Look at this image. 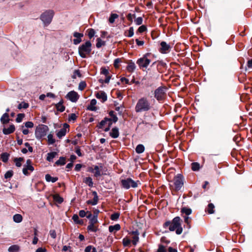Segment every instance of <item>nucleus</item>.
Masks as SVG:
<instances>
[{"label": "nucleus", "mask_w": 252, "mask_h": 252, "mask_svg": "<svg viewBox=\"0 0 252 252\" xmlns=\"http://www.w3.org/2000/svg\"><path fill=\"white\" fill-rule=\"evenodd\" d=\"M182 220L179 217L174 218L172 220L166 221L163 224V227L166 228L169 227V230L170 231H173L176 230V233L178 235L181 234L183 232V228L181 225Z\"/></svg>", "instance_id": "obj_1"}, {"label": "nucleus", "mask_w": 252, "mask_h": 252, "mask_svg": "<svg viewBox=\"0 0 252 252\" xmlns=\"http://www.w3.org/2000/svg\"><path fill=\"white\" fill-rule=\"evenodd\" d=\"M151 108V104L146 97L140 98L135 105V110L137 113L148 111Z\"/></svg>", "instance_id": "obj_2"}, {"label": "nucleus", "mask_w": 252, "mask_h": 252, "mask_svg": "<svg viewBox=\"0 0 252 252\" xmlns=\"http://www.w3.org/2000/svg\"><path fill=\"white\" fill-rule=\"evenodd\" d=\"M91 47L92 43L90 41H87L81 44L78 48V53L80 57L82 58H87L91 52Z\"/></svg>", "instance_id": "obj_3"}, {"label": "nucleus", "mask_w": 252, "mask_h": 252, "mask_svg": "<svg viewBox=\"0 0 252 252\" xmlns=\"http://www.w3.org/2000/svg\"><path fill=\"white\" fill-rule=\"evenodd\" d=\"M121 184L124 189H127L130 188H137L138 185H140V182L138 180L134 181L131 178H128L126 179L122 180Z\"/></svg>", "instance_id": "obj_4"}, {"label": "nucleus", "mask_w": 252, "mask_h": 252, "mask_svg": "<svg viewBox=\"0 0 252 252\" xmlns=\"http://www.w3.org/2000/svg\"><path fill=\"white\" fill-rule=\"evenodd\" d=\"M54 15V12L52 10H48L43 12L40 16V19L45 25H48L52 21Z\"/></svg>", "instance_id": "obj_5"}, {"label": "nucleus", "mask_w": 252, "mask_h": 252, "mask_svg": "<svg viewBox=\"0 0 252 252\" xmlns=\"http://www.w3.org/2000/svg\"><path fill=\"white\" fill-rule=\"evenodd\" d=\"M49 130L48 126L42 125L37 126L35 131V135L36 139L40 140L44 137Z\"/></svg>", "instance_id": "obj_6"}, {"label": "nucleus", "mask_w": 252, "mask_h": 252, "mask_svg": "<svg viewBox=\"0 0 252 252\" xmlns=\"http://www.w3.org/2000/svg\"><path fill=\"white\" fill-rule=\"evenodd\" d=\"M150 53H146L142 58L139 59L137 62V64L140 68H147L151 63V60L148 58Z\"/></svg>", "instance_id": "obj_7"}, {"label": "nucleus", "mask_w": 252, "mask_h": 252, "mask_svg": "<svg viewBox=\"0 0 252 252\" xmlns=\"http://www.w3.org/2000/svg\"><path fill=\"white\" fill-rule=\"evenodd\" d=\"M173 184L176 191L180 190L184 185L183 175L181 174H178L175 176L173 179Z\"/></svg>", "instance_id": "obj_8"}, {"label": "nucleus", "mask_w": 252, "mask_h": 252, "mask_svg": "<svg viewBox=\"0 0 252 252\" xmlns=\"http://www.w3.org/2000/svg\"><path fill=\"white\" fill-rule=\"evenodd\" d=\"M166 88L165 87H159L155 91V97L158 101L164 98L165 95Z\"/></svg>", "instance_id": "obj_9"}, {"label": "nucleus", "mask_w": 252, "mask_h": 252, "mask_svg": "<svg viewBox=\"0 0 252 252\" xmlns=\"http://www.w3.org/2000/svg\"><path fill=\"white\" fill-rule=\"evenodd\" d=\"M101 74L104 75L105 76V79L100 78L99 79V82L102 84H103L104 83H109L110 79V76H108L109 74V71L108 69L105 68V67H102L101 68Z\"/></svg>", "instance_id": "obj_10"}, {"label": "nucleus", "mask_w": 252, "mask_h": 252, "mask_svg": "<svg viewBox=\"0 0 252 252\" xmlns=\"http://www.w3.org/2000/svg\"><path fill=\"white\" fill-rule=\"evenodd\" d=\"M110 126V119L105 118L104 120H102L99 124L98 128L104 129L105 131L109 130Z\"/></svg>", "instance_id": "obj_11"}, {"label": "nucleus", "mask_w": 252, "mask_h": 252, "mask_svg": "<svg viewBox=\"0 0 252 252\" xmlns=\"http://www.w3.org/2000/svg\"><path fill=\"white\" fill-rule=\"evenodd\" d=\"M160 47L159 51L162 54H167L169 53L171 49V46L165 41H161L160 43Z\"/></svg>", "instance_id": "obj_12"}, {"label": "nucleus", "mask_w": 252, "mask_h": 252, "mask_svg": "<svg viewBox=\"0 0 252 252\" xmlns=\"http://www.w3.org/2000/svg\"><path fill=\"white\" fill-rule=\"evenodd\" d=\"M67 99L72 102H76L79 98V95L75 91H70L67 93L66 95Z\"/></svg>", "instance_id": "obj_13"}, {"label": "nucleus", "mask_w": 252, "mask_h": 252, "mask_svg": "<svg viewBox=\"0 0 252 252\" xmlns=\"http://www.w3.org/2000/svg\"><path fill=\"white\" fill-rule=\"evenodd\" d=\"M83 36L84 35L82 33L74 32L73 33V36L75 37V38L73 39V43L75 45L79 44L82 41L81 38L83 37Z\"/></svg>", "instance_id": "obj_14"}, {"label": "nucleus", "mask_w": 252, "mask_h": 252, "mask_svg": "<svg viewBox=\"0 0 252 252\" xmlns=\"http://www.w3.org/2000/svg\"><path fill=\"white\" fill-rule=\"evenodd\" d=\"M95 95L98 99H100L103 102L106 101L107 99L106 94L102 91L96 92L95 94Z\"/></svg>", "instance_id": "obj_15"}, {"label": "nucleus", "mask_w": 252, "mask_h": 252, "mask_svg": "<svg viewBox=\"0 0 252 252\" xmlns=\"http://www.w3.org/2000/svg\"><path fill=\"white\" fill-rule=\"evenodd\" d=\"M89 171L94 174L95 177H97L100 175V171L98 166L90 167L89 168Z\"/></svg>", "instance_id": "obj_16"}, {"label": "nucleus", "mask_w": 252, "mask_h": 252, "mask_svg": "<svg viewBox=\"0 0 252 252\" xmlns=\"http://www.w3.org/2000/svg\"><path fill=\"white\" fill-rule=\"evenodd\" d=\"M93 195L94 196L93 199L88 200L87 201V203L88 204H91L92 205H95L97 204L98 202V198L96 192H93Z\"/></svg>", "instance_id": "obj_17"}, {"label": "nucleus", "mask_w": 252, "mask_h": 252, "mask_svg": "<svg viewBox=\"0 0 252 252\" xmlns=\"http://www.w3.org/2000/svg\"><path fill=\"white\" fill-rule=\"evenodd\" d=\"M33 170L34 167L32 165H24V167L23 168V173L25 175L28 176L30 174V173L28 172V171H30V172H32Z\"/></svg>", "instance_id": "obj_18"}, {"label": "nucleus", "mask_w": 252, "mask_h": 252, "mask_svg": "<svg viewBox=\"0 0 252 252\" xmlns=\"http://www.w3.org/2000/svg\"><path fill=\"white\" fill-rule=\"evenodd\" d=\"M15 126L13 125H11L7 128L4 127L2 131L4 134L8 135L13 133L15 131Z\"/></svg>", "instance_id": "obj_19"}, {"label": "nucleus", "mask_w": 252, "mask_h": 252, "mask_svg": "<svg viewBox=\"0 0 252 252\" xmlns=\"http://www.w3.org/2000/svg\"><path fill=\"white\" fill-rule=\"evenodd\" d=\"M96 104V100L95 99H93L90 102V105L87 107V109L92 111H95L97 110V108L95 106Z\"/></svg>", "instance_id": "obj_20"}, {"label": "nucleus", "mask_w": 252, "mask_h": 252, "mask_svg": "<svg viewBox=\"0 0 252 252\" xmlns=\"http://www.w3.org/2000/svg\"><path fill=\"white\" fill-rule=\"evenodd\" d=\"M136 68V65L134 62L130 61L128 62L126 69L129 72H132Z\"/></svg>", "instance_id": "obj_21"}, {"label": "nucleus", "mask_w": 252, "mask_h": 252, "mask_svg": "<svg viewBox=\"0 0 252 252\" xmlns=\"http://www.w3.org/2000/svg\"><path fill=\"white\" fill-rule=\"evenodd\" d=\"M63 99L61 100L59 103L56 105V108L58 111L62 112L64 111L65 107L63 105Z\"/></svg>", "instance_id": "obj_22"}, {"label": "nucleus", "mask_w": 252, "mask_h": 252, "mask_svg": "<svg viewBox=\"0 0 252 252\" xmlns=\"http://www.w3.org/2000/svg\"><path fill=\"white\" fill-rule=\"evenodd\" d=\"M132 233L134 235L132 237V242L133 244L135 246L139 241L138 233L137 231H133Z\"/></svg>", "instance_id": "obj_23"}, {"label": "nucleus", "mask_w": 252, "mask_h": 252, "mask_svg": "<svg viewBox=\"0 0 252 252\" xmlns=\"http://www.w3.org/2000/svg\"><path fill=\"white\" fill-rule=\"evenodd\" d=\"M111 137L113 138H117L119 135V129L117 127H113L111 129Z\"/></svg>", "instance_id": "obj_24"}, {"label": "nucleus", "mask_w": 252, "mask_h": 252, "mask_svg": "<svg viewBox=\"0 0 252 252\" xmlns=\"http://www.w3.org/2000/svg\"><path fill=\"white\" fill-rule=\"evenodd\" d=\"M0 121L3 124H5L9 122V119L7 113H5L4 114H3L1 117Z\"/></svg>", "instance_id": "obj_25"}, {"label": "nucleus", "mask_w": 252, "mask_h": 252, "mask_svg": "<svg viewBox=\"0 0 252 252\" xmlns=\"http://www.w3.org/2000/svg\"><path fill=\"white\" fill-rule=\"evenodd\" d=\"M89 213V215L87 216V218H91V220H90V223H91V224H95L97 221V216H93V218H91L92 217V214L90 213V212H88Z\"/></svg>", "instance_id": "obj_26"}, {"label": "nucleus", "mask_w": 252, "mask_h": 252, "mask_svg": "<svg viewBox=\"0 0 252 252\" xmlns=\"http://www.w3.org/2000/svg\"><path fill=\"white\" fill-rule=\"evenodd\" d=\"M57 155V153L55 152H50L47 154V156L46 159L48 161H51L53 160V158L56 157Z\"/></svg>", "instance_id": "obj_27"}, {"label": "nucleus", "mask_w": 252, "mask_h": 252, "mask_svg": "<svg viewBox=\"0 0 252 252\" xmlns=\"http://www.w3.org/2000/svg\"><path fill=\"white\" fill-rule=\"evenodd\" d=\"M45 179L47 182H51L52 183H55L58 180V178L57 177H52L49 174H46L45 175Z\"/></svg>", "instance_id": "obj_28"}, {"label": "nucleus", "mask_w": 252, "mask_h": 252, "mask_svg": "<svg viewBox=\"0 0 252 252\" xmlns=\"http://www.w3.org/2000/svg\"><path fill=\"white\" fill-rule=\"evenodd\" d=\"M13 219L15 222L20 223L22 221L23 217L21 215L17 214L13 216Z\"/></svg>", "instance_id": "obj_29"}, {"label": "nucleus", "mask_w": 252, "mask_h": 252, "mask_svg": "<svg viewBox=\"0 0 252 252\" xmlns=\"http://www.w3.org/2000/svg\"><path fill=\"white\" fill-rule=\"evenodd\" d=\"M66 133V130L65 128L61 129L57 133V137L61 139L64 136Z\"/></svg>", "instance_id": "obj_30"}, {"label": "nucleus", "mask_w": 252, "mask_h": 252, "mask_svg": "<svg viewBox=\"0 0 252 252\" xmlns=\"http://www.w3.org/2000/svg\"><path fill=\"white\" fill-rule=\"evenodd\" d=\"M191 169L194 171H198L200 168V164L196 162L191 163Z\"/></svg>", "instance_id": "obj_31"}, {"label": "nucleus", "mask_w": 252, "mask_h": 252, "mask_svg": "<svg viewBox=\"0 0 252 252\" xmlns=\"http://www.w3.org/2000/svg\"><path fill=\"white\" fill-rule=\"evenodd\" d=\"M47 141L49 145H53L56 142L55 139L53 137V134L50 133L47 136Z\"/></svg>", "instance_id": "obj_32"}, {"label": "nucleus", "mask_w": 252, "mask_h": 252, "mask_svg": "<svg viewBox=\"0 0 252 252\" xmlns=\"http://www.w3.org/2000/svg\"><path fill=\"white\" fill-rule=\"evenodd\" d=\"M145 147L142 144L138 145L135 149V151L137 154H141L144 152Z\"/></svg>", "instance_id": "obj_33"}, {"label": "nucleus", "mask_w": 252, "mask_h": 252, "mask_svg": "<svg viewBox=\"0 0 252 252\" xmlns=\"http://www.w3.org/2000/svg\"><path fill=\"white\" fill-rule=\"evenodd\" d=\"M181 212L182 214H185L186 216H189L191 214L192 210L190 208L183 207L181 209Z\"/></svg>", "instance_id": "obj_34"}, {"label": "nucleus", "mask_w": 252, "mask_h": 252, "mask_svg": "<svg viewBox=\"0 0 252 252\" xmlns=\"http://www.w3.org/2000/svg\"><path fill=\"white\" fill-rule=\"evenodd\" d=\"M65 158L61 157L59 159L55 162V164L58 165H63L65 164Z\"/></svg>", "instance_id": "obj_35"}, {"label": "nucleus", "mask_w": 252, "mask_h": 252, "mask_svg": "<svg viewBox=\"0 0 252 252\" xmlns=\"http://www.w3.org/2000/svg\"><path fill=\"white\" fill-rule=\"evenodd\" d=\"M23 158H15L14 160L15 165L17 167H20L22 166L21 162L23 161Z\"/></svg>", "instance_id": "obj_36"}, {"label": "nucleus", "mask_w": 252, "mask_h": 252, "mask_svg": "<svg viewBox=\"0 0 252 252\" xmlns=\"http://www.w3.org/2000/svg\"><path fill=\"white\" fill-rule=\"evenodd\" d=\"M88 231L91 232H96L97 230V227L94 224L89 223V225L87 227Z\"/></svg>", "instance_id": "obj_37"}, {"label": "nucleus", "mask_w": 252, "mask_h": 252, "mask_svg": "<svg viewBox=\"0 0 252 252\" xmlns=\"http://www.w3.org/2000/svg\"><path fill=\"white\" fill-rule=\"evenodd\" d=\"M84 182L86 184H87L90 187H92L93 186V182L92 179L90 177H86V178H85Z\"/></svg>", "instance_id": "obj_38"}, {"label": "nucleus", "mask_w": 252, "mask_h": 252, "mask_svg": "<svg viewBox=\"0 0 252 252\" xmlns=\"http://www.w3.org/2000/svg\"><path fill=\"white\" fill-rule=\"evenodd\" d=\"M72 220L77 224H81L83 223V220L79 219V216L74 214L72 217Z\"/></svg>", "instance_id": "obj_39"}, {"label": "nucleus", "mask_w": 252, "mask_h": 252, "mask_svg": "<svg viewBox=\"0 0 252 252\" xmlns=\"http://www.w3.org/2000/svg\"><path fill=\"white\" fill-rule=\"evenodd\" d=\"M9 154L6 153H2L1 155V159L3 162H6L9 159Z\"/></svg>", "instance_id": "obj_40"}, {"label": "nucleus", "mask_w": 252, "mask_h": 252, "mask_svg": "<svg viewBox=\"0 0 252 252\" xmlns=\"http://www.w3.org/2000/svg\"><path fill=\"white\" fill-rule=\"evenodd\" d=\"M19 247L17 245H12L8 248L9 252H17L19 251Z\"/></svg>", "instance_id": "obj_41"}, {"label": "nucleus", "mask_w": 252, "mask_h": 252, "mask_svg": "<svg viewBox=\"0 0 252 252\" xmlns=\"http://www.w3.org/2000/svg\"><path fill=\"white\" fill-rule=\"evenodd\" d=\"M120 213L118 212L111 214V220L116 221L119 218Z\"/></svg>", "instance_id": "obj_42"}, {"label": "nucleus", "mask_w": 252, "mask_h": 252, "mask_svg": "<svg viewBox=\"0 0 252 252\" xmlns=\"http://www.w3.org/2000/svg\"><path fill=\"white\" fill-rule=\"evenodd\" d=\"M88 35L90 39H91L94 36L95 32V31L93 29H89L87 30Z\"/></svg>", "instance_id": "obj_43"}, {"label": "nucleus", "mask_w": 252, "mask_h": 252, "mask_svg": "<svg viewBox=\"0 0 252 252\" xmlns=\"http://www.w3.org/2000/svg\"><path fill=\"white\" fill-rule=\"evenodd\" d=\"M54 200L57 203H59V204H61L62 203L63 201V199L62 197H61L60 195H55L54 196Z\"/></svg>", "instance_id": "obj_44"}, {"label": "nucleus", "mask_w": 252, "mask_h": 252, "mask_svg": "<svg viewBox=\"0 0 252 252\" xmlns=\"http://www.w3.org/2000/svg\"><path fill=\"white\" fill-rule=\"evenodd\" d=\"M214 208H215V206H214V204L212 203H210L208 204V209H207V211L208 212V213H209L210 214H213L214 212Z\"/></svg>", "instance_id": "obj_45"}, {"label": "nucleus", "mask_w": 252, "mask_h": 252, "mask_svg": "<svg viewBox=\"0 0 252 252\" xmlns=\"http://www.w3.org/2000/svg\"><path fill=\"white\" fill-rule=\"evenodd\" d=\"M121 228V226L119 224H116L114 225H111V232H116L119 230Z\"/></svg>", "instance_id": "obj_46"}, {"label": "nucleus", "mask_w": 252, "mask_h": 252, "mask_svg": "<svg viewBox=\"0 0 252 252\" xmlns=\"http://www.w3.org/2000/svg\"><path fill=\"white\" fill-rule=\"evenodd\" d=\"M96 41L97 42L96 44V46L98 48H100L102 45L104 44V42L102 41L100 38H97Z\"/></svg>", "instance_id": "obj_47"}, {"label": "nucleus", "mask_w": 252, "mask_h": 252, "mask_svg": "<svg viewBox=\"0 0 252 252\" xmlns=\"http://www.w3.org/2000/svg\"><path fill=\"white\" fill-rule=\"evenodd\" d=\"M111 124L112 123H116V122H117L118 119L116 115H115L114 113V112L112 110H111Z\"/></svg>", "instance_id": "obj_48"}, {"label": "nucleus", "mask_w": 252, "mask_h": 252, "mask_svg": "<svg viewBox=\"0 0 252 252\" xmlns=\"http://www.w3.org/2000/svg\"><path fill=\"white\" fill-rule=\"evenodd\" d=\"M29 104L26 102H22L18 105V108L21 109L22 108L26 109L29 107Z\"/></svg>", "instance_id": "obj_49"}, {"label": "nucleus", "mask_w": 252, "mask_h": 252, "mask_svg": "<svg viewBox=\"0 0 252 252\" xmlns=\"http://www.w3.org/2000/svg\"><path fill=\"white\" fill-rule=\"evenodd\" d=\"M122 62V60L119 58H117L114 60V66L115 68H117L119 67L120 63Z\"/></svg>", "instance_id": "obj_50"}, {"label": "nucleus", "mask_w": 252, "mask_h": 252, "mask_svg": "<svg viewBox=\"0 0 252 252\" xmlns=\"http://www.w3.org/2000/svg\"><path fill=\"white\" fill-rule=\"evenodd\" d=\"M24 117L25 115L24 114H18L16 119V121L17 123H20L21 122H22Z\"/></svg>", "instance_id": "obj_51"}, {"label": "nucleus", "mask_w": 252, "mask_h": 252, "mask_svg": "<svg viewBox=\"0 0 252 252\" xmlns=\"http://www.w3.org/2000/svg\"><path fill=\"white\" fill-rule=\"evenodd\" d=\"M123 245L125 247H127L131 243V240L128 238H125L123 240Z\"/></svg>", "instance_id": "obj_52"}, {"label": "nucleus", "mask_w": 252, "mask_h": 252, "mask_svg": "<svg viewBox=\"0 0 252 252\" xmlns=\"http://www.w3.org/2000/svg\"><path fill=\"white\" fill-rule=\"evenodd\" d=\"M142 22H143V19L141 17H139L135 20V23L137 25H141L142 23Z\"/></svg>", "instance_id": "obj_53"}, {"label": "nucleus", "mask_w": 252, "mask_h": 252, "mask_svg": "<svg viewBox=\"0 0 252 252\" xmlns=\"http://www.w3.org/2000/svg\"><path fill=\"white\" fill-rule=\"evenodd\" d=\"M12 176L13 172L12 171H8L5 174L4 177L5 179H8L11 178Z\"/></svg>", "instance_id": "obj_54"}, {"label": "nucleus", "mask_w": 252, "mask_h": 252, "mask_svg": "<svg viewBox=\"0 0 252 252\" xmlns=\"http://www.w3.org/2000/svg\"><path fill=\"white\" fill-rule=\"evenodd\" d=\"M116 107L115 110L118 112V114L121 115L123 112V108L121 106H117V104H115Z\"/></svg>", "instance_id": "obj_55"}, {"label": "nucleus", "mask_w": 252, "mask_h": 252, "mask_svg": "<svg viewBox=\"0 0 252 252\" xmlns=\"http://www.w3.org/2000/svg\"><path fill=\"white\" fill-rule=\"evenodd\" d=\"M25 126L27 128H32L33 127V123L32 122H27L25 123Z\"/></svg>", "instance_id": "obj_56"}, {"label": "nucleus", "mask_w": 252, "mask_h": 252, "mask_svg": "<svg viewBox=\"0 0 252 252\" xmlns=\"http://www.w3.org/2000/svg\"><path fill=\"white\" fill-rule=\"evenodd\" d=\"M86 86V84L85 82H81L79 85V89L80 90H83Z\"/></svg>", "instance_id": "obj_57"}, {"label": "nucleus", "mask_w": 252, "mask_h": 252, "mask_svg": "<svg viewBox=\"0 0 252 252\" xmlns=\"http://www.w3.org/2000/svg\"><path fill=\"white\" fill-rule=\"evenodd\" d=\"M157 252H166V250L165 249L164 246L162 245H160L158 247Z\"/></svg>", "instance_id": "obj_58"}, {"label": "nucleus", "mask_w": 252, "mask_h": 252, "mask_svg": "<svg viewBox=\"0 0 252 252\" xmlns=\"http://www.w3.org/2000/svg\"><path fill=\"white\" fill-rule=\"evenodd\" d=\"M50 235L51 236V237L52 238H53V239H55L56 238V231L55 230H51L50 231Z\"/></svg>", "instance_id": "obj_59"}, {"label": "nucleus", "mask_w": 252, "mask_h": 252, "mask_svg": "<svg viewBox=\"0 0 252 252\" xmlns=\"http://www.w3.org/2000/svg\"><path fill=\"white\" fill-rule=\"evenodd\" d=\"M134 34V30L133 27H130L128 30V34L127 36L132 37Z\"/></svg>", "instance_id": "obj_60"}, {"label": "nucleus", "mask_w": 252, "mask_h": 252, "mask_svg": "<svg viewBox=\"0 0 252 252\" xmlns=\"http://www.w3.org/2000/svg\"><path fill=\"white\" fill-rule=\"evenodd\" d=\"M141 124L145 125L146 127L148 128H150L153 126L152 124L149 123L145 122L144 121H143L141 123H140L139 125H140Z\"/></svg>", "instance_id": "obj_61"}, {"label": "nucleus", "mask_w": 252, "mask_h": 252, "mask_svg": "<svg viewBox=\"0 0 252 252\" xmlns=\"http://www.w3.org/2000/svg\"><path fill=\"white\" fill-rule=\"evenodd\" d=\"M146 30H147V28H146V26L142 25L138 28V31L139 32L141 33V32H145Z\"/></svg>", "instance_id": "obj_62"}, {"label": "nucleus", "mask_w": 252, "mask_h": 252, "mask_svg": "<svg viewBox=\"0 0 252 252\" xmlns=\"http://www.w3.org/2000/svg\"><path fill=\"white\" fill-rule=\"evenodd\" d=\"M184 221L186 223H187L188 225H189L190 223V218L188 216H184Z\"/></svg>", "instance_id": "obj_63"}, {"label": "nucleus", "mask_w": 252, "mask_h": 252, "mask_svg": "<svg viewBox=\"0 0 252 252\" xmlns=\"http://www.w3.org/2000/svg\"><path fill=\"white\" fill-rule=\"evenodd\" d=\"M93 249V246H88L87 247H86L85 249V252H92Z\"/></svg>", "instance_id": "obj_64"}]
</instances>
